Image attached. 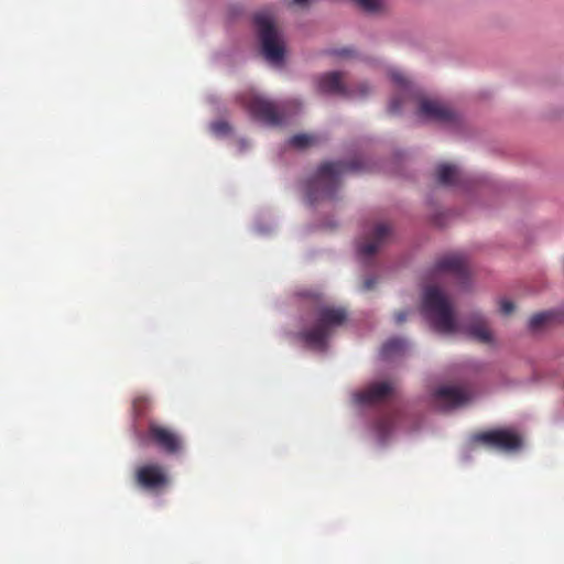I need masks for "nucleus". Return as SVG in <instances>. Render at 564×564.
<instances>
[{"instance_id": "f257e3e1", "label": "nucleus", "mask_w": 564, "mask_h": 564, "mask_svg": "<svg viewBox=\"0 0 564 564\" xmlns=\"http://www.w3.org/2000/svg\"><path fill=\"white\" fill-rule=\"evenodd\" d=\"M423 312L437 333L445 335L460 333L481 344L494 343L491 330L481 314L474 313L462 323H458L455 318L452 303L436 286H427L425 289Z\"/></svg>"}, {"instance_id": "dca6fc26", "label": "nucleus", "mask_w": 564, "mask_h": 564, "mask_svg": "<svg viewBox=\"0 0 564 564\" xmlns=\"http://www.w3.org/2000/svg\"><path fill=\"white\" fill-rule=\"evenodd\" d=\"M459 178L460 171L456 165L442 163L436 167V180L442 185H455Z\"/></svg>"}, {"instance_id": "9d476101", "label": "nucleus", "mask_w": 564, "mask_h": 564, "mask_svg": "<svg viewBox=\"0 0 564 564\" xmlns=\"http://www.w3.org/2000/svg\"><path fill=\"white\" fill-rule=\"evenodd\" d=\"M391 232L389 224H376L371 232L359 242L358 253L364 258L372 257L389 240Z\"/></svg>"}, {"instance_id": "20e7f679", "label": "nucleus", "mask_w": 564, "mask_h": 564, "mask_svg": "<svg viewBox=\"0 0 564 564\" xmlns=\"http://www.w3.org/2000/svg\"><path fill=\"white\" fill-rule=\"evenodd\" d=\"M263 57L273 65L283 62L285 46L282 34L274 24L273 14L269 10H261L253 17Z\"/></svg>"}, {"instance_id": "393cba45", "label": "nucleus", "mask_w": 564, "mask_h": 564, "mask_svg": "<svg viewBox=\"0 0 564 564\" xmlns=\"http://www.w3.org/2000/svg\"><path fill=\"white\" fill-rule=\"evenodd\" d=\"M377 279L375 276H368L364 281V290L369 291L375 288Z\"/></svg>"}, {"instance_id": "f3484780", "label": "nucleus", "mask_w": 564, "mask_h": 564, "mask_svg": "<svg viewBox=\"0 0 564 564\" xmlns=\"http://www.w3.org/2000/svg\"><path fill=\"white\" fill-rule=\"evenodd\" d=\"M406 348V341L402 338H391L387 340L380 350V355L383 359H391L401 354Z\"/></svg>"}, {"instance_id": "7ed1b4c3", "label": "nucleus", "mask_w": 564, "mask_h": 564, "mask_svg": "<svg viewBox=\"0 0 564 564\" xmlns=\"http://www.w3.org/2000/svg\"><path fill=\"white\" fill-rule=\"evenodd\" d=\"M315 315V325L302 330L299 336L307 346L324 349L332 332L346 322L347 312L341 307L318 305Z\"/></svg>"}, {"instance_id": "ddd939ff", "label": "nucleus", "mask_w": 564, "mask_h": 564, "mask_svg": "<svg viewBox=\"0 0 564 564\" xmlns=\"http://www.w3.org/2000/svg\"><path fill=\"white\" fill-rule=\"evenodd\" d=\"M389 382H375L354 394V401L361 405H371L384 401L392 393Z\"/></svg>"}, {"instance_id": "a878e982", "label": "nucleus", "mask_w": 564, "mask_h": 564, "mask_svg": "<svg viewBox=\"0 0 564 564\" xmlns=\"http://www.w3.org/2000/svg\"><path fill=\"white\" fill-rule=\"evenodd\" d=\"M336 54L343 57H347L351 55V51L348 48H344L341 51L336 52Z\"/></svg>"}, {"instance_id": "2eb2a0df", "label": "nucleus", "mask_w": 564, "mask_h": 564, "mask_svg": "<svg viewBox=\"0 0 564 564\" xmlns=\"http://www.w3.org/2000/svg\"><path fill=\"white\" fill-rule=\"evenodd\" d=\"M394 85L401 90L400 96H395L389 104V112L392 115L399 113L405 96L413 95L411 82L399 70H393L390 74Z\"/></svg>"}, {"instance_id": "423d86ee", "label": "nucleus", "mask_w": 564, "mask_h": 564, "mask_svg": "<svg viewBox=\"0 0 564 564\" xmlns=\"http://www.w3.org/2000/svg\"><path fill=\"white\" fill-rule=\"evenodd\" d=\"M147 436L166 454H176L183 447L182 436L176 431L156 422L149 423Z\"/></svg>"}, {"instance_id": "5701e85b", "label": "nucleus", "mask_w": 564, "mask_h": 564, "mask_svg": "<svg viewBox=\"0 0 564 564\" xmlns=\"http://www.w3.org/2000/svg\"><path fill=\"white\" fill-rule=\"evenodd\" d=\"M514 311V304L509 300H502L500 302V312L503 315H509Z\"/></svg>"}, {"instance_id": "b1692460", "label": "nucleus", "mask_w": 564, "mask_h": 564, "mask_svg": "<svg viewBox=\"0 0 564 564\" xmlns=\"http://www.w3.org/2000/svg\"><path fill=\"white\" fill-rule=\"evenodd\" d=\"M409 312L408 311H399L394 313V322L400 325L406 321Z\"/></svg>"}, {"instance_id": "aec40b11", "label": "nucleus", "mask_w": 564, "mask_h": 564, "mask_svg": "<svg viewBox=\"0 0 564 564\" xmlns=\"http://www.w3.org/2000/svg\"><path fill=\"white\" fill-rule=\"evenodd\" d=\"M210 130L214 134L223 137L230 132V126L224 120L215 121L210 124Z\"/></svg>"}, {"instance_id": "6e6552de", "label": "nucleus", "mask_w": 564, "mask_h": 564, "mask_svg": "<svg viewBox=\"0 0 564 564\" xmlns=\"http://www.w3.org/2000/svg\"><path fill=\"white\" fill-rule=\"evenodd\" d=\"M476 442L494 448L514 451L521 446V437L510 430H490L474 436Z\"/></svg>"}, {"instance_id": "4468645a", "label": "nucleus", "mask_w": 564, "mask_h": 564, "mask_svg": "<svg viewBox=\"0 0 564 564\" xmlns=\"http://www.w3.org/2000/svg\"><path fill=\"white\" fill-rule=\"evenodd\" d=\"M417 113L424 119L437 122H453L456 119L452 109L436 100L425 98L420 101Z\"/></svg>"}, {"instance_id": "0eeeda50", "label": "nucleus", "mask_w": 564, "mask_h": 564, "mask_svg": "<svg viewBox=\"0 0 564 564\" xmlns=\"http://www.w3.org/2000/svg\"><path fill=\"white\" fill-rule=\"evenodd\" d=\"M318 89L324 94L340 95V96H367L370 87L367 83H360L355 90L349 91L343 83V77L339 72H330L321 76L318 80Z\"/></svg>"}, {"instance_id": "412c9836", "label": "nucleus", "mask_w": 564, "mask_h": 564, "mask_svg": "<svg viewBox=\"0 0 564 564\" xmlns=\"http://www.w3.org/2000/svg\"><path fill=\"white\" fill-rule=\"evenodd\" d=\"M357 3L368 12H375L381 8V0H356Z\"/></svg>"}, {"instance_id": "a211bd4d", "label": "nucleus", "mask_w": 564, "mask_h": 564, "mask_svg": "<svg viewBox=\"0 0 564 564\" xmlns=\"http://www.w3.org/2000/svg\"><path fill=\"white\" fill-rule=\"evenodd\" d=\"M554 318L552 312H541L534 314L529 321V328L532 332H539L547 326Z\"/></svg>"}, {"instance_id": "9b49d317", "label": "nucleus", "mask_w": 564, "mask_h": 564, "mask_svg": "<svg viewBox=\"0 0 564 564\" xmlns=\"http://www.w3.org/2000/svg\"><path fill=\"white\" fill-rule=\"evenodd\" d=\"M468 394L456 387H440L432 394L433 405L442 411L458 408L468 401Z\"/></svg>"}, {"instance_id": "1a4fd4ad", "label": "nucleus", "mask_w": 564, "mask_h": 564, "mask_svg": "<svg viewBox=\"0 0 564 564\" xmlns=\"http://www.w3.org/2000/svg\"><path fill=\"white\" fill-rule=\"evenodd\" d=\"M135 482L142 489L156 492L167 486L169 478L162 466L149 464L137 469Z\"/></svg>"}, {"instance_id": "39448f33", "label": "nucleus", "mask_w": 564, "mask_h": 564, "mask_svg": "<svg viewBox=\"0 0 564 564\" xmlns=\"http://www.w3.org/2000/svg\"><path fill=\"white\" fill-rule=\"evenodd\" d=\"M241 102L254 119L268 126H280L285 119V106H278L262 96L248 94L241 97Z\"/></svg>"}, {"instance_id": "6ab92c4d", "label": "nucleus", "mask_w": 564, "mask_h": 564, "mask_svg": "<svg viewBox=\"0 0 564 564\" xmlns=\"http://www.w3.org/2000/svg\"><path fill=\"white\" fill-rule=\"evenodd\" d=\"M289 143L296 149H306L317 143V137L314 134L299 133L293 135Z\"/></svg>"}, {"instance_id": "f8f14e48", "label": "nucleus", "mask_w": 564, "mask_h": 564, "mask_svg": "<svg viewBox=\"0 0 564 564\" xmlns=\"http://www.w3.org/2000/svg\"><path fill=\"white\" fill-rule=\"evenodd\" d=\"M449 273L459 279H465L468 274L467 260L463 254L454 253L440 258L433 268V274Z\"/></svg>"}, {"instance_id": "4be33fe9", "label": "nucleus", "mask_w": 564, "mask_h": 564, "mask_svg": "<svg viewBox=\"0 0 564 564\" xmlns=\"http://www.w3.org/2000/svg\"><path fill=\"white\" fill-rule=\"evenodd\" d=\"M148 402L149 400L147 397H138L134 399L133 408L139 415L142 413V410L148 404Z\"/></svg>"}, {"instance_id": "f03ea898", "label": "nucleus", "mask_w": 564, "mask_h": 564, "mask_svg": "<svg viewBox=\"0 0 564 564\" xmlns=\"http://www.w3.org/2000/svg\"><path fill=\"white\" fill-rule=\"evenodd\" d=\"M366 164L360 158L347 161L325 162L319 165L315 175L306 183V196L311 204L335 198L340 187L341 176L347 173L366 171Z\"/></svg>"}]
</instances>
